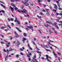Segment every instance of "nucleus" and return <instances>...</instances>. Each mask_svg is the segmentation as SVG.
Segmentation results:
<instances>
[{"instance_id":"1","label":"nucleus","mask_w":62,"mask_h":62,"mask_svg":"<svg viewBox=\"0 0 62 62\" xmlns=\"http://www.w3.org/2000/svg\"><path fill=\"white\" fill-rule=\"evenodd\" d=\"M14 22H16V23H17H17L19 25H20L21 24V23H20V22H19V21L17 19V18L16 17L14 21Z\"/></svg>"},{"instance_id":"2","label":"nucleus","mask_w":62,"mask_h":62,"mask_svg":"<svg viewBox=\"0 0 62 62\" xmlns=\"http://www.w3.org/2000/svg\"><path fill=\"white\" fill-rule=\"evenodd\" d=\"M49 42H48V43L49 44H50V45H52V46H54V47H55V48H57L58 49V47H56V46H54V45H52V44H51L50 42H54L53 41H51L50 39H49Z\"/></svg>"},{"instance_id":"3","label":"nucleus","mask_w":62,"mask_h":62,"mask_svg":"<svg viewBox=\"0 0 62 62\" xmlns=\"http://www.w3.org/2000/svg\"><path fill=\"white\" fill-rule=\"evenodd\" d=\"M27 27L29 28H31L32 30V32L34 31V30H33V26H27Z\"/></svg>"},{"instance_id":"4","label":"nucleus","mask_w":62,"mask_h":62,"mask_svg":"<svg viewBox=\"0 0 62 62\" xmlns=\"http://www.w3.org/2000/svg\"><path fill=\"white\" fill-rule=\"evenodd\" d=\"M21 11L22 13H27V12H26V10L25 9H24L23 10H22Z\"/></svg>"},{"instance_id":"5","label":"nucleus","mask_w":62,"mask_h":62,"mask_svg":"<svg viewBox=\"0 0 62 62\" xmlns=\"http://www.w3.org/2000/svg\"><path fill=\"white\" fill-rule=\"evenodd\" d=\"M22 3H24V4H25V5H26V6H27L28 5H29V4L27 3V1H25V2H24V1H22Z\"/></svg>"},{"instance_id":"6","label":"nucleus","mask_w":62,"mask_h":62,"mask_svg":"<svg viewBox=\"0 0 62 62\" xmlns=\"http://www.w3.org/2000/svg\"><path fill=\"white\" fill-rule=\"evenodd\" d=\"M56 3H57V6H58V7H60V5L59 4V2H58V1H57L56 0Z\"/></svg>"},{"instance_id":"7","label":"nucleus","mask_w":62,"mask_h":62,"mask_svg":"<svg viewBox=\"0 0 62 62\" xmlns=\"http://www.w3.org/2000/svg\"><path fill=\"white\" fill-rule=\"evenodd\" d=\"M16 29H17V30H18L19 31V32H22V31H21V30H20L19 28H18V27H16Z\"/></svg>"},{"instance_id":"8","label":"nucleus","mask_w":62,"mask_h":62,"mask_svg":"<svg viewBox=\"0 0 62 62\" xmlns=\"http://www.w3.org/2000/svg\"><path fill=\"white\" fill-rule=\"evenodd\" d=\"M16 44H17V46H19L20 44V42L18 41H17Z\"/></svg>"},{"instance_id":"9","label":"nucleus","mask_w":62,"mask_h":62,"mask_svg":"<svg viewBox=\"0 0 62 62\" xmlns=\"http://www.w3.org/2000/svg\"><path fill=\"white\" fill-rule=\"evenodd\" d=\"M53 53L54 54V55H55V56H56V57H57V58H58V56H57V54H56L54 52V51Z\"/></svg>"},{"instance_id":"10","label":"nucleus","mask_w":62,"mask_h":62,"mask_svg":"<svg viewBox=\"0 0 62 62\" xmlns=\"http://www.w3.org/2000/svg\"><path fill=\"white\" fill-rule=\"evenodd\" d=\"M54 5L55 6L54 7V8L57 10V6L56 4H54Z\"/></svg>"},{"instance_id":"11","label":"nucleus","mask_w":62,"mask_h":62,"mask_svg":"<svg viewBox=\"0 0 62 62\" xmlns=\"http://www.w3.org/2000/svg\"><path fill=\"white\" fill-rule=\"evenodd\" d=\"M10 8L11 9V11H12V12H13V11H14V8H13L10 6Z\"/></svg>"},{"instance_id":"12","label":"nucleus","mask_w":62,"mask_h":62,"mask_svg":"<svg viewBox=\"0 0 62 62\" xmlns=\"http://www.w3.org/2000/svg\"><path fill=\"white\" fill-rule=\"evenodd\" d=\"M56 14L57 15H61L62 16V13H56Z\"/></svg>"},{"instance_id":"13","label":"nucleus","mask_w":62,"mask_h":62,"mask_svg":"<svg viewBox=\"0 0 62 62\" xmlns=\"http://www.w3.org/2000/svg\"><path fill=\"white\" fill-rule=\"evenodd\" d=\"M32 58L33 59V60H35V61H33V62H38V61H37V60L36 59H35L34 58Z\"/></svg>"},{"instance_id":"14","label":"nucleus","mask_w":62,"mask_h":62,"mask_svg":"<svg viewBox=\"0 0 62 62\" xmlns=\"http://www.w3.org/2000/svg\"><path fill=\"white\" fill-rule=\"evenodd\" d=\"M46 58H47H47H50V59H51V57H49V56H48V55H46Z\"/></svg>"},{"instance_id":"15","label":"nucleus","mask_w":62,"mask_h":62,"mask_svg":"<svg viewBox=\"0 0 62 62\" xmlns=\"http://www.w3.org/2000/svg\"><path fill=\"white\" fill-rule=\"evenodd\" d=\"M1 6H2V7H3V8H6V7H5V6L1 4Z\"/></svg>"},{"instance_id":"16","label":"nucleus","mask_w":62,"mask_h":62,"mask_svg":"<svg viewBox=\"0 0 62 62\" xmlns=\"http://www.w3.org/2000/svg\"><path fill=\"white\" fill-rule=\"evenodd\" d=\"M23 36H24L25 37H27V34H26V33H23Z\"/></svg>"},{"instance_id":"17","label":"nucleus","mask_w":62,"mask_h":62,"mask_svg":"<svg viewBox=\"0 0 62 62\" xmlns=\"http://www.w3.org/2000/svg\"><path fill=\"white\" fill-rule=\"evenodd\" d=\"M14 9H15V10H16V11H17V10H18V8H17L16 7L14 8Z\"/></svg>"},{"instance_id":"18","label":"nucleus","mask_w":62,"mask_h":62,"mask_svg":"<svg viewBox=\"0 0 62 62\" xmlns=\"http://www.w3.org/2000/svg\"><path fill=\"white\" fill-rule=\"evenodd\" d=\"M19 35H18V34L16 35V36H15V38H19Z\"/></svg>"},{"instance_id":"19","label":"nucleus","mask_w":62,"mask_h":62,"mask_svg":"<svg viewBox=\"0 0 62 62\" xmlns=\"http://www.w3.org/2000/svg\"><path fill=\"white\" fill-rule=\"evenodd\" d=\"M14 49H12V48H9V51H13V50H14Z\"/></svg>"},{"instance_id":"20","label":"nucleus","mask_w":62,"mask_h":62,"mask_svg":"<svg viewBox=\"0 0 62 62\" xmlns=\"http://www.w3.org/2000/svg\"><path fill=\"white\" fill-rule=\"evenodd\" d=\"M11 6H12L14 8H15L16 7V6H15V5H14V4H12Z\"/></svg>"},{"instance_id":"21","label":"nucleus","mask_w":62,"mask_h":62,"mask_svg":"<svg viewBox=\"0 0 62 62\" xmlns=\"http://www.w3.org/2000/svg\"><path fill=\"white\" fill-rule=\"evenodd\" d=\"M31 42H32L33 44H34V45H36V47H37V45H36V44H35V42H34V41H31Z\"/></svg>"},{"instance_id":"22","label":"nucleus","mask_w":62,"mask_h":62,"mask_svg":"<svg viewBox=\"0 0 62 62\" xmlns=\"http://www.w3.org/2000/svg\"><path fill=\"white\" fill-rule=\"evenodd\" d=\"M6 27H4V26H3V27H1V28H0L1 29H4L6 28Z\"/></svg>"},{"instance_id":"23","label":"nucleus","mask_w":62,"mask_h":62,"mask_svg":"<svg viewBox=\"0 0 62 62\" xmlns=\"http://www.w3.org/2000/svg\"><path fill=\"white\" fill-rule=\"evenodd\" d=\"M46 59L48 61H50V60H49V59H48V57H47V58L45 60H46Z\"/></svg>"},{"instance_id":"24","label":"nucleus","mask_w":62,"mask_h":62,"mask_svg":"<svg viewBox=\"0 0 62 62\" xmlns=\"http://www.w3.org/2000/svg\"><path fill=\"white\" fill-rule=\"evenodd\" d=\"M55 26L56 27V28H57V29H59V27H58L57 25H55Z\"/></svg>"},{"instance_id":"25","label":"nucleus","mask_w":62,"mask_h":62,"mask_svg":"<svg viewBox=\"0 0 62 62\" xmlns=\"http://www.w3.org/2000/svg\"><path fill=\"white\" fill-rule=\"evenodd\" d=\"M46 51H47V52H48V51H49V52H51V51L49 49H46Z\"/></svg>"},{"instance_id":"26","label":"nucleus","mask_w":62,"mask_h":62,"mask_svg":"<svg viewBox=\"0 0 62 62\" xmlns=\"http://www.w3.org/2000/svg\"><path fill=\"white\" fill-rule=\"evenodd\" d=\"M46 15H49V12H47V13L46 14Z\"/></svg>"},{"instance_id":"27","label":"nucleus","mask_w":62,"mask_h":62,"mask_svg":"<svg viewBox=\"0 0 62 62\" xmlns=\"http://www.w3.org/2000/svg\"><path fill=\"white\" fill-rule=\"evenodd\" d=\"M20 50L21 51H23V49L21 48H20Z\"/></svg>"},{"instance_id":"28","label":"nucleus","mask_w":62,"mask_h":62,"mask_svg":"<svg viewBox=\"0 0 62 62\" xmlns=\"http://www.w3.org/2000/svg\"><path fill=\"white\" fill-rule=\"evenodd\" d=\"M1 12H2V13H5V11L3 10H1Z\"/></svg>"},{"instance_id":"29","label":"nucleus","mask_w":62,"mask_h":62,"mask_svg":"<svg viewBox=\"0 0 62 62\" xmlns=\"http://www.w3.org/2000/svg\"><path fill=\"white\" fill-rule=\"evenodd\" d=\"M16 57H19V54H17L16 55Z\"/></svg>"},{"instance_id":"30","label":"nucleus","mask_w":62,"mask_h":62,"mask_svg":"<svg viewBox=\"0 0 62 62\" xmlns=\"http://www.w3.org/2000/svg\"><path fill=\"white\" fill-rule=\"evenodd\" d=\"M58 9L59 10H62V8H60V7H59L58 8Z\"/></svg>"},{"instance_id":"31","label":"nucleus","mask_w":62,"mask_h":62,"mask_svg":"<svg viewBox=\"0 0 62 62\" xmlns=\"http://www.w3.org/2000/svg\"><path fill=\"white\" fill-rule=\"evenodd\" d=\"M44 25L45 27H48V26H47V25H46V24H44Z\"/></svg>"},{"instance_id":"32","label":"nucleus","mask_w":62,"mask_h":62,"mask_svg":"<svg viewBox=\"0 0 62 62\" xmlns=\"http://www.w3.org/2000/svg\"><path fill=\"white\" fill-rule=\"evenodd\" d=\"M33 57H34V58H34V59L36 58V55H34Z\"/></svg>"},{"instance_id":"33","label":"nucleus","mask_w":62,"mask_h":62,"mask_svg":"<svg viewBox=\"0 0 62 62\" xmlns=\"http://www.w3.org/2000/svg\"><path fill=\"white\" fill-rule=\"evenodd\" d=\"M58 59L59 60V61H60V59H61V58H60V57H58Z\"/></svg>"},{"instance_id":"34","label":"nucleus","mask_w":62,"mask_h":62,"mask_svg":"<svg viewBox=\"0 0 62 62\" xmlns=\"http://www.w3.org/2000/svg\"><path fill=\"white\" fill-rule=\"evenodd\" d=\"M54 24L55 26V25H57L56 24H57V23H56V22H55L54 23Z\"/></svg>"},{"instance_id":"35","label":"nucleus","mask_w":62,"mask_h":62,"mask_svg":"<svg viewBox=\"0 0 62 62\" xmlns=\"http://www.w3.org/2000/svg\"><path fill=\"white\" fill-rule=\"evenodd\" d=\"M23 8H24V6H23L21 7V9H23Z\"/></svg>"},{"instance_id":"36","label":"nucleus","mask_w":62,"mask_h":62,"mask_svg":"<svg viewBox=\"0 0 62 62\" xmlns=\"http://www.w3.org/2000/svg\"><path fill=\"white\" fill-rule=\"evenodd\" d=\"M46 9V12H48V10H49V9Z\"/></svg>"},{"instance_id":"37","label":"nucleus","mask_w":62,"mask_h":62,"mask_svg":"<svg viewBox=\"0 0 62 62\" xmlns=\"http://www.w3.org/2000/svg\"><path fill=\"white\" fill-rule=\"evenodd\" d=\"M8 57V55H7L5 57V59H7V57Z\"/></svg>"},{"instance_id":"38","label":"nucleus","mask_w":62,"mask_h":62,"mask_svg":"<svg viewBox=\"0 0 62 62\" xmlns=\"http://www.w3.org/2000/svg\"><path fill=\"white\" fill-rule=\"evenodd\" d=\"M8 21L10 22V21H11V19H10L9 18H8Z\"/></svg>"},{"instance_id":"39","label":"nucleus","mask_w":62,"mask_h":62,"mask_svg":"<svg viewBox=\"0 0 62 62\" xmlns=\"http://www.w3.org/2000/svg\"><path fill=\"white\" fill-rule=\"evenodd\" d=\"M10 1L11 2H14V0H10Z\"/></svg>"},{"instance_id":"40","label":"nucleus","mask_w":62,"mask_h":62,"mask_svg":"<svg viewBox=\"0 0 62 62\" xmlns=\"http://www.w3.org/2000/svg\"><path fill=\"white\" fill-rule=\"evenodd\" d=\"M51 16H53V17L54 16V15H53V13H52L51 14Z\"/></svg>"},{"instance_id":"41","label":"nucleus","mask_w":62,"mask_h":62,"mask_svg":"<svg viewBox=\"0 0 62 62\" xmlns=\"http://www.w3.org/2000/svg\"><path fill=\"white\" fill-rule=\"evenodd\" d=\"M28 60L29 61H31V58H29Z\"/></svg>"},{"instance_id":"42","label":"nucleus","mask_w":62,"mask_h":62,"mask_svg":"<svg viewBox=\"0 0 62 62\" xmlns=\"http://www.w3.org/2000/svg\"><path fill=\"white\" fill-rule=\"evenodd\" d=\"M9 50L8 49H7V51H6V52H7L8 53H9Z\"/></svg>"},{"instance_id":"43","label":"nucleus","mask_w":62,"mask_h":62,"mask_svg":"<svg viewBox=\"0 0 62 62\" xmlns=\"http://www.w3.org/2000/svg\"><path fill=\"white\" fill-rule=\"evenodd\" d=\"M37 53H40V54H41V52H39V51H37Z\"/></svg>"},{"instance_id":"44","label":"nucleus","mask_w":62,"mask_h":62,"mask_svg":"<svg viewBox=\"0 0 62 62\" xmlns=\"http://www.w3.org/2000/svg\"><path fill=\"white\" fill-rule=\"evenodd\" d=\"M52 30H53L54 31H55V29L54 28H52Z\"/></svg>"},{"instance_id":"45","label":"nucleus","mask_w":62,"mask_h":62,"mask_svg":"<svg viewBox=\"0 0 62 62\" xmlns=\"http://www.w3.org/2000/svg\"><path fill=\"white\" fill-rule=\"evenodd\" d=\"M16 11V12H17V11H18V12H20V13H21V11H20L18 10H17V11Z\"/></svg>"},{"instance_id":"46","label":"nucleus","mask_w":62,"mask_h":62,"mask_svg":"<svg viewBox=\"0 0 62 62\" xmlns=\"http://www.w3.org/2000/svg\"><path fill=\"white\" fill-rule=\"evenodd\" d=\"M10 20H11V21H13V20H14L13 19V18H11Z\"/></svg>"},{"instance_id":"47","label":"nucleus","mask_w":62,"mask_h":62,"mask_svg":"<svg viewBox=\"0 0 62 62\" xmlns=\"http://www.w3.org/2000/svg\"><path fill=\"white\" fill-rule=\"evenodd\" d=\"M0 3H3V4H4V2H3L1 1H0Z\"/></svg>"},{"instance_id":"48","label":"nucleus","mask_w":62,"mask_h":62,"mask_svg":"<svg viewBox=\"0 0 62 62\" xmlns=\"http://www.w3.org/2000/svg\"><path fill=\"white\" fill-rule=\"evenodd\" d=\"M50 48L51 49V50H53V47H52V46H50Z\"/></svg>"},{"instance_id":"49","label":"nucleus","mask_w":62,"mask_h":62,"mask_svg":"<svg viewBox=\"0 0 62 62\" xmlns=\"http://www.w3.org/2000/svg\"><path fill=\"white\" fill-rule=\"evenodd\" d=\"M43 13H42V12H41L40 13V15H43Z\"/></svg>"},{"instance_id":"50","label":"nucleus","mask_w":62,"mask_h":62,"mask_svg":"<svg viewBox=\"0 0 62 62\" xmlns=\"http://www.w3.org/2000/svg\"><path fill=\"white\" fill-rule=\"evenodd\" d=\"M53 11H55V12H56V10L54 9H53Z\"/></svg>"},{"instance_id":"51","label":"nucleus","mask_w":62,"mask_h":62,"mask_svg":"<svg viewBox=\"0 0 62 62\" xmlns=\"http://www.w3.org/2000/svg\"><path fill=\"white\" fill-rule=\"evenodd\" d=\"M29 55L31 56V55H32V54H31V53H30L29 54Z\"/></svg>"},{"instance_id":"52","label":"nucleus","mask_w":62,"mask_h":62,"mask_svg":"<svg viewBox=\"0 0 62 62\" xmlns=\"http://www.w3.org/2000/svg\"><path fill=\"white\" fill-rule=\"evenodd\" d=\"M11 24L12 26H14V24L13 23H11Z\"/></svg>"},{"instance_id":"53","label":"nucleus","mask_w":62,"mask_h":62,"mask_svg":"<svg viewBox=\"0 0 62 62\" xmlns=\"http://www.w3.org/2000/svg\"><path fill=\"white\" fill-rule=\"evenodd\" d=\"M8 27H9V28H11V27H10V26H9L8 25Z\"/></svg>"},{"instance_id":"54","label":"nucleus","mask_w":62,"mask_h":62,"mask_svg":"<svg viewBox=\"0 0 62 62\" xmlns=\"http://www.w3.org/2000/svg\"><path fill=\"white\" fill-rule=\"evenodd\" d=\"M22 41H23V43H24L25 41L23 39L22 40Z\"/></svg>"},{"instance_id":"55","label":"nucleus","mask_w":62,"mask_h":62,"mask_svg":"<svg viewBox=\"0 0 62 62\" xmlns=\"http://www.w3.org/2000/svg\"><path fill=\"white\" fill-rule=\"evenodd\" d=\"M30 50H32V48H31V47H29Z\"/></svg>"},{"instance_id":"56","label":"nucleus","mask_w":62,"mask_h":62,"mask_svg":"<svg viewBox=\"0 0 62 62\" xmlns=\"http://www.w3.org/2000/svg\"><path fill=\"white\" fill-rule=\"evenodd\" d=\"M25 28H26V30H28V29L27 28V27H26Z\"/></svg>"},{"instance_id":"57","label":"nucleus","mask_w":62,"mask_h":62,"mask_svg":"<svg viewBox=\"0 0 62 62\" xmlns=\"http://www.w3.org/2000/svg\"><path fill=\"white\" fill-rule=\"evenodd\" d=\"M34 61L33 60V59H32L31 61V62H34Z\"/></svg>"},{"instance_id":"58","label":"nucleus","mask_w":62,"mask_h":62,"mask_svg":"<svg viewBox=\"0 0 62 62\" xmlns=\"http://www.w3.org/2000/svg\"><path fill=\"white\" fill-rule=\"evenodd\" d=\"M23 40H26V39L24 38H23Z\"/></svg>"},{"instance_id":"59","label":"nucleus","mask_w":62,"mask_h":62,"mask_svg":"<svg viewBox=\"0 0 62 62\" xmlns=\"http://www.w3.org/2000/svg\"><path fill=\"white\" fill-rule=\"evenodd\" d=\"M20 54L21 55H23V53H22V52H21L20 53Z\"/></svg>"},{"instance_id":"60","label":"nucleus","mask_w":62,"mask_h":62,"mask_svg":"<svg viewBox=\"0 0 62 62\" xmlns=\"http://www.w3.org/2000/svg\"><path fill=\"white\" fill-rule=\"evenodd\" d=\"M57 18L58 19H59V20H60V19H61V18H60V17H57Z\"/></svg>"},{"instance_id":"61","label":"nucleus","mask_w":62,"mask_h":62,"mask_svg":"<svg viewBox=\"0 0 62 62\" xmlns=\"http://www.w3.org/2000/svg\"><path fill=\"white\" fill-rule=\"evenodd\" d=\"M46 22L47 23H50V22L48 21H46Z\"/></svg>"},{"instance_id":"62","label":"nucleus","mask_w":62,"mask_h":62,"mask_svg":"<svg viewBox=\"0 0 62 62\" xmlns=\"http://www.w3.org/2000/svg\"><path fill=\"white\" fill-rule=\"evenodd\" d=\"M42 46H43V47H45V46L44 45H42Z\"/></svg>"},{"instance_id":"63","label":"nucleus","mask_w":62,"mask_h":62,"mask_svg":"<svg viewBox=\"0 0 62 62\" xmlns=\"http://www.w3.org/2000/svg\"><path fill=\"white\" fill-rule=\"evenodd\" d=\"M36 38H34L33 39L35 41H36Z\"/></svg>"},{"instance_id":"64","label":"nucleus","mask_w":62,"mask_h":62,"mask_svg":"<svg viewBox=\"0 0 62 62\" xmlns=\"http://www.w3.org/2000/svg\"><path fill=\"white\" fill-rule=\"evenodd\" d=\"M27 17H28V18H29L30 16H29V15H27Z\"/></svg>"}]
</instances>
